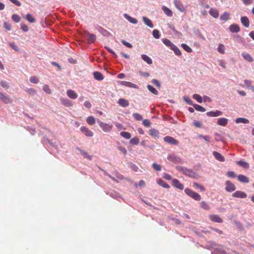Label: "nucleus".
<instances>
[{
	"label": "nucleus",
	"mask_w": 254,
	"mask_h": 254,
	"mask_svg": "<svg viewBox=\"0 0 254 254\" xmlns=\"http://www.w3.org/2000/svg\"><path fill=\"white\" fill-rule=\"evenodd\" d=\"M142 124L146 127H149L151 125V122L148 119L144 120L142 122Z\"/></svg>",
	"instance_id": "obj_53"
},
{
	"label": "nucleus",
	"mask_w": 254,
	"mask_h": 254,
	"mask_svg": "<svg viewBox=\"0 0 254 254\" xmlns=\"http://www.w3.org/2000/svg\"><path fill=\"white\" fill-rule=\"evenodd\" d=\"M235 122L237 124L243 123V124H248L249 123V120L244 118H238L235 120Z\"/></svg>",
	"instance_id": "obj_28"
},
{
	"label": "nucleus",
	"mask_w": 254,
	"mask_h": 254,
	"mask_svg": "<svg viewBox=\"0 0 254 254\" xmlns=\"http://www.w3.org/2000/svg\"><path fill=\"white\" fill-rule=\"evenodd\" d=\"M210 219L215 222L220 223L221 222V218L217 215H210Z\"/></svg>",
	"instance_id": "obj_22"
},
{
	"label": "nucleus",
	"mask_w": 254,
	"mask_h": 254,
	"mask_svg": "<svg viewBox=\"0 0 254 254\" xmlns=\"http://www.w3.org/2000/svg\"><path fill=\"white\" fill-rule=\"evenodd\" d=\"M152 167L155 170H156L157 171H161V166L157 163H153L152 164Z\"/></svg>",
	"instance_id": "obj_52"
},
{
	"label": "nucleus",
	"mask_w": 254,
	"mask_h": 254,
	"mask_svg": "<svg viewBox=\"0 0 254 254\" xmlns=\"http://www.w3.org/2000/svg\"><path fill=\"white\" fill-rule=\"evenodd\" d=\"M123 83V84L125 85L126 86L129 87H133V88H136L137 87V85L133 83L127 82V81H122Z\"/></svg>",
	"instance_id": "obj_42"
},
{
	"label": "nucleus",
	"mask_w": 254,
	"mask_h": 254,
	"mask_svg": "<svg viewBox=\"0 0 254 254\" xmlns=\"http://www.w3.org/2000/svg\"><path fill=\"white\" fill-rule=\"evenodd\" d=\"M162 9L167 16L170 17L173 16V12L172 10L166 6H163L162 7Z\"/></svg>",
	"instance_id": "obj_21"
},
{
	"label": "nucleus",
	"mask_w": 254,
	"mask_h": 254,
	"mask_svg": "<svg viewBox=\"0 0 254 254\" xmlns=\"http://www.w3.org/2000/svg\"><path fill=\"white\" fill-rule=\"evenodd\" d=\"M9 46L15 51H19V48L14 43H9Z\"/></svg>",
	"instance_id": "obj_55"
},
{
	"label": "nucleus",
	"mask_w": 254,
	"mask_h": 254,
	"mask_svg": "<svg viewBox=\"0 0 254 254\" xmlns=\"http://www.w3.org/2000/svg\"><path fill=\"white\" fill-rule=\"evenodd\" d=\"M186 193L189 196L192 197L193 199L196 200H200L201 196L197 193L193 191L190 189H186L185 190Z\"/></svg>",
	"instance_id": "obj_2"
},
{
	"label": "nucleus",
	"mask_w": 254,
	"mask_h": 254,
	"mask_svg": "<svg viewBox=\"0 0 254 254\" xmlns=\"http://www.w3.org/2000/svg\"><path fill=\"white\" fill-rule=\"evenodd\" d=\"M141 58L144 62H146L148 64H152V61L151 59L146 55H141Z\"/></svg>",
	"instance_id": "obj_27"
},
{
	"label": "nucleus",
	"mask_w": 254,
	"mask_h": 254,
	"mask_svg": "<svg viewBox=\"0 0 254 254\" xmlns=\"http://www.w3.org/2000/svg\"><path fill=\"white\" fill-rule=\"evenodd\" d=\"M193 186L195 188H198L201 191H204L205 190V188L203 186L200 185V184H199L198 183H193Z\"/></svg>",
	"instance_id": "obj_50"
},
{
	"label": "nucleus",
	"mask_w": 254,
	"mask_h": 254,
	"mask_svg": "<svg viewBox=\"0 0 254 254\" xmlns=\"http://www.w3.org/2000/svg\"><path fill=\"white\" fill-rule=\"evenodd\" d=\"M164 140L169 144L174 145H177L179 144V141L177 139L170 136L164 137Z\"/></svg>",
	"instance_id": "obj_4"
},
{
	"label": "nucleus",
	"mask_w": 254,
	"mask_h": 254,
	"mask_svg": "<svg viewBox=\"0 0 254 254\" xmlns=\"http://www.w3.org/2000/svg\"><path fill=\"white\" fill-rule=\"evenodd\" d=\"M60 101L62 104L65 107H69L73 106V103H72V102H71L69 100L67 99L61 98Z\"/></svg>",
	"instance_id": "obj_11"
},
{
	"label": "nucleus",
	"mask_w": 254,
	"mask_h": 254,
	"mask_svg": "<svg viewBox=\"0 0 254 254\" xmlns=\"http://www.w3.org/2000/svg\"><path fill=\"white\" fill-rule=\"evenodd\" d=\"M183 100L188 104H189L190 105H192L193 106V104H192V101L190 98H189L188 97H186V96H184V97H183Z\"/></svg>",
	"instance_id": "obj_51"
},
{
	"label": "nucleus",
	"mask_w": 254,
	"mask_h": 254,
	"mask_svg": "<svg viewBox=\"0 0 254 254\" xmlns=\"http://www.w3.org/2000/svg\"><path fill=\"white\" fill-rule=\"evenodd\" d=\"M209 14L214 18H217L219 16V12L215 8H211L209 12Z\"/></svg>",
	"instance_id": "obj_26"
},
{
	"label": "nucleus",
	"mask_w": 254,
	"mask_h": 254,
	"mask_svg": "<svg viewBox=\"0 0 254 254\" xmlns=\"http://www.w3.org/2000/svg\"><path fill=\"white\" fill-rule=\"evenodd\" d=\"M242 57L245 59V60L249 62H252L253 61V59L251 55L248 53H243L242 54Z\"/></svg>",
	"instance_id": "obj_31"
},
{
	"label": "nucleus",
	"mask_w": 254,
	"mask_h": 254,
	"mask_svg": "<svg viewBox=\"0 0 254 254\" xmlns=\"http://www.w3.org/2000/svg\"><path fill=\"white\" fill-rule=\"evenodd\" d=\"M132 116L136 121H141L143 119L142 116L138 113H133Z\"/></svg>",
	"instance_id": "obj_46"
},
{
	"label": "nucleus",
	"mask_w": 254,
	"mask_h": 254,
	"mask_svg": "<svg viewBox=\"0 0 254 254\" xmlns=\"http://www.w3.org/2000/svg\"><path fill=\"white\" fill-rule=\"evenodd\" d=\"M230 31L232 32H238L240 31V28L238 25L236 24H233L229 27Z\"/></svg>",
	"instance_id": "obj_17"
},
{
	"label": "nucleus",
	"mask_w": 254,
	"mask_h": 254,
	"mask_svg": "<svg viewBox=\"0 0 254 254\" xmlns=\"http://www.w3.org/2000/svg\"><path fill=\"white\" fill-rule=\"evenodd\" d=\"M193 106L194 108L197 111L204 112L206 111L205 109L200 105L197 104H194L193 105Z\"/></svg>",
	"instance_id": "obj_34"
},
{
	"label": "nucleus",
	"mask_w": 254,
	"mask_h": 254,
	"mask_svg": "<svg viewBox=\"0 0 254 254\" xmlns=\"http://www.w3.org/2000/svg\"><path fill=\"white\" fill-rule=\"evenodd\" d=\"M12 19L16 23L19 22L20 21V17L19 15L16 14H14L11 16Z\"/></svg>",
	"instance_id": "obj_48"
},
{
	"label": "nucleus",
	"mask_w": 254,
	"mask_h": 254,
	"mask_svg": "<svg viewBox=\"0 0 254 254\" xmlns=\"http://www.w3.org/2000/svg\"><path fill=\"white\" fill-rule=\"evenodd\" d=\"M147 88L150 92L154 94V95H157L158 94V91L152 85L150 84L148 85Z\"/></svg>",
	"instance_id": "obj_36"
},
{
	"label": "nucleus",
	"mask_w": 254,
	"mask_h": 254,
	"mask_svg": "<svg viewBox=\"0 0 254 254\" xmlns=\"http://www.w3.org/2000/svg\"><path fill=\"white\" fill-rule=\"evenodd\" d=\"M129 142L132 145H137L139 144V139L138 137H134L130 140Z\"/></svg>",
	"instance_id": "obj_35"
},
{
	"label": "nucleus",
	"mask_w": 254,
	"mask_h": 254,
	"mask_svg": "<svg viewBox=\"0 0 254 254\" xmlns=\"http://www.w3.org/2000/svg\"><path fill=\"white\" fill-rule=\"evenodd\" d=\"M120 135L124 138H125L127 139L130 138L131 134L130 133L127 131H122L120 133Z\"/></svg>",
	"instance_id": "obj_37"
},
{
	"label": "nucleus",
	"mask_w": 254,
	"mask_h": 254,
	"mask_svg": "<svg viewBox=\"0 0 254 254\" xmlns=\"http://www.w3.org/2000/svg\"><path fill=\"white\" fill-rule=\"evenodd\" d=\"M200 206L205 210L209 209V205L205 201H201L200 202Z\"/></svg>",
	"instance_id": "obj_49"
},
{
	"label": "nucleus",
	"mask_w": 254,
	"mask_h": 254,
	"mask_svg": "<svg viewBox=\"0 0 254 254\" xmlns=\"http://www.w3.org/2000/svg\"><path fill=\"white\" fill-rule=\"evenodd\" d=\"M43 89L46 93L48 94H50L51 93V90L48 85H45L43 87Z\"/></svg>",
	"instance_id": "obj_56"
},
{
	"label": "nucleus",
	"mask_w": 254,
	"mask_h": 254,
	"mask_svg": "<svg viewBox=\"0 0 254 254\" xmlns=\"http://www.w3.org/2000/svg\"><path fill=\"white\" fill-rule=\"evenodd\" d=\"M124 16L128 20V21H129L131 23L136 24L138 22V21L136 18L132 17L131 16L128 15L127 14H125Z\"/></svg>",
	"instance_id": "obj_23"
},
{
	"label": "nucleus",
	"mask_w": 254,
	"mask_h": 254,
	"mask_svg": "<svg viewBox=\"0 0 254 254\" xmlns=\"http://www.w3.org/2000/svg\"><path fill=\"white\" fill-rule=\"evenodd\" d=\"M237 163L239 166H241L242 167H243L245 169H247L249 167V163L245 161H244L240 160V161H237Z\"/></svg>",
	"instance_id": "obj_32"
},
{
	"label": "nucleus",
	"mask_w": 254,
	"mask_h": 254,
	"mask_svg": "<svg viewBox=\"0 0 254 254\" xmlns=\"http://www.w3.org/2000/svg\"><path fill=\"white\" fill-rule=\"evenodd\" d=\"M68 97L72 99H75L77 97V94L72 90H68L66 91Z\"/></svg>",
	"instance_id": "obj_14"
},
{
	"label": "nucleus",
	"mask_w": 254,
	"mask_h": 254,
	"mask_svg": "<svg viewBox=\"0 0 254 254\" xmlns=\"http://www.w3.org/2000/svg\"><path fill=\"white\" fill-rule=\"evenodd\" d=\"M3 26L4 27V28L8 31H10L11 30V25L8 22H4Z\"/></svg>",
	"instance_id": "obj_57"
},
{
	"label": "nucleus",
	"mask_w": 254,
	"mask_h": 254,
	"mask_svg": "<svg viewBox=\"0 0 254 254\" xmlns=\"http://www.w3.org/2000/svg\"><path fill=\"white\" fill-rule=\"evenodd\" d=\"M86 122L88 125H93L96 122L95 118L92 116H89L86 119Z\"/></svg>",
	"instance_id": "obj_29"
},
{
	"label": "nucleus",
	"mask_w": 254,
	"mask_h": 254,
	"mask_svg": "<svg viewBox=\"0 0 254 254\" xmlns=\"http://www.w3.org/2000/svg\"><path fill=\"white\" fill-rule=\"evenodd\" d=\"M174 3L176 6V7L181 12H184L185 10V8L184 7L183 3L181 2L180 0H174Z\"/></svg>",
	"instance_id": "obj_6"
},
{
	"label": "nucleus",
	"mask_w": 254,
	"mask_h": 254,
	"mask_svg": "<svg viewBox=\"0 0 254 254\" xmlns=\"http://www.w3.org/2000/svg\"><path fill=\"white\" fill-rule=\"evenodd\" d=\"M167 159L175 163H182V159L178 156H175L174 154L168 155Z\"/></svg>",
	"instance_id": "obj_5"
},
{
	"label": "nucleus",
	"mask_w": 254,
	"mask_h": 254,
	"mask_svg": "<svg viewBox=\"0 0 254 254\" xmlns=\"http://www.w3.org/2000/svg\"><path fill=\"white\" fill-rule=\"evenodd\" d=\"M93 76L95 79L101 81L103 79L104 76L99 71H95L93 72Z\"/></svg>",
	"instance_id": "obj_19"
},
{
	"label": "nucleus",
	"mask_w": 254,
	"mask_h": 254,
	"mask_svg": "<svg viewBox=\"0 0 254 254\" xmlns=\"http://www.w3.org/2000/svg\"><path fill=\"white\" fill-rule=\"evenodd\" d=\"M232 196L234 197L245 198L247 197V194L243 191L238 190L233 193Z\"/></svg>",
	"instance_id": "obj_8"
},
{
	"label": "nucleus",
	"mask_w": 254,
	"mask_h": 254,
	"mask_svg": "<svg viewBox=\"0 0 254 254\" xmlns=\"http://www.w3.org/2000/svg\"><path fill=\"white\" fill-rule=\"evenodd\" d=\"M86 37L89 43H93L96 41V36L93 34L86 33Z\"/></svg>",
	"instance_id": "obj_13"
},
{
	"label": "nucleus",
	"mask_w": 254,
	"mask_h": 254,
	"mask_svg": "<svg viewBox=\"0 0 254 254\" xmlns=\"http://www.w3.org/2000/svg\"><path fill=\"white\" fill-rule=\"evenodd\" d=\"M97 122L100 127L102 128V130L105 132H110L113 128L112 125L102 122L99 120L97 121Z\"/></svg>",
	"instance_id": "obj_3"
},
{
	"label": "nucleus",
	"mask_w": 254,
	"mask_h": 254,
	"mask_svg": "<svg viewBox=\"0 0 254 254\" xmlns=\"http://www.w3.org/2000/svg\"><path fill=\"white\" fill-rule=\"evenodd\" d=\"M118 149L121 152H122L125 155H126L127 153V150L126 149V148L122 146H118Z\"/></svg>",
	"instance_id": "obj_58"
},
{
	"label": "nucleus",
	"mask_w": 254,
	"mask_h": 254,
	"mask_svg": "<svg viewBox=\"0 0 254 254\" xmlns=\"http://www.w3.org/2000/svg\"><path fill=\"white\" fill-rule=\"evenodd\" d=\"M227 175L228 177L232 178H235L236 177V174L233 171H229L227 173Z\"/></svg>",
	"instance_id": "obj_64"
},
{
	"label": "nucleus",
	"mask_w": 254,
	"mask_h": 254,
	"mask_svg": "<svg viewBox=\"0 0 254 254\" xmlns=\"http://www.w3.org/2000/svg\"><path fill=\"white\" fill-rule=\"evenodd\" d=\"M26 91L28 94H29L30 95H34L36 92V90L35 89L32 88L27 89V90H26Z\"/></svg>",
	"instance_id": "obj_54"
},
{
	"label": "nucleus",
	"mask_w": 254,
	"mask_h": 254,
	"mask_svg": "<svg viewBox=\"0 0 254 254\" xmlns=\"http://www.w3.org/2000/svg\"><path fill=\"white\" fill-rule=\"evenodd\" d=\"M30 81L32 83L36 84L38 82L39 80L35 76H32L30 78Z\"/></svg>",
	"instance_id": "obj_61"
},
{
	"label": "nucleus",
	"mask_w": 254,
	"mask_h": 254,
	"mask_svg": "<svg viewBox=\"0 0 254 254\" xmlns=\"http://www.w3.org/2000/svg\"><path fill=\"white\" fill-rule=\"evenodd\" d=\"M172 185L174 187L180 190H183L184 188V185L178 180L176 179L173 180Z\"/></svg>",
	"instance_id": "obj_10"
},
{
	"label": "nucleus",
	"mask_w": 254,
	"mask_h": 254,
	"mask_svg": "<svg viewBox=\"0 0 254 254\" xmlns=\"http://www.w3.org/2000/svg\"><path fill=\"white\" fill-rule=\"evenodd\" d=\"M238 179L240 182L242 183H248L249 182V178L247 176L243 175H239L238 176Z\"/></svg>",
	"instance_id": "obj_18"
},
{
	"label": "nucleus",
	"mask_w": 254,
	"mask_h": 254,
	"mask_svg": "<svg viewBox=\"0 0 254 254\" xmlns=\"http://www.w3.org/2000/svg\"><path fill=\"white\" fill-rule=\"evenodd\" d=\"M206 115L209 117H217L221 115V112L219 111H210L206 113Z\"/></svg>",
	"instance_id": "obj_25"
},
{
	"label": "nucleus",
	"mask_w": 254,
	"mask_h": 254,
	"mask_svg": "<svg viewBox=\"0 0 254 254\" xmlns=\"http://www.w3.org/2000/svg\"><path fill=\"white\" fill-rule=\"evenodd\" d=\"M26 19L30 23H34L36 21L35 19L30 13H28L26 15Z\"/></svg>",
	"instance_id": "obj_41"
},
{
	"label": "nucleus",
	"mask_w": 254,
	"mask_h": 254,
	"mask_svg": "<svg viewBox=\"0 0 254 254\" xmlns=\"http://www.w3.org/2000/svg\"><path fill=\"white\" fill-rule=\"evenodd\" d=\"M192 98L196 100L198 103H201L202 102V97L199 94H194L192 95Z\"/></svg>",
	"instance_id": "obj_38"
},
{
	"label": "nucleus",
	"mask_w": 254,
	"mask_h": 254,
	"mask_svg": "<svg viewBox=\"0 0 254 254\" xmlns=\"http://www.w3.org/2000/svg\"><path fill=\"white\" fill-rule=\"evenodd\" d=\"M0 98L5 103L7 104L10 102V99L1 93H0Z\"/></svg>",
	"instance_id": "obj_40"
},
{
	"label": "nucleus",
	"mask_w": 254,
	"mask_h": 254,
	"mask_svg": "<svg viewBox=\"0 0 254 254\" xmlns=\"http://www.w3.org/2000/svg\"><path fill=\"white\" fill-rule=\"evenodd\" d=\"M0 85L3 88H8L9 87L8 83L5 81H2L0 82Z\"/></svg>",
	"instance_id": "obj_62"
},
{
	"label": "nucleus",
	"mask_w": 254,
	"mask_h": 254,
	"mask_svg": "<svg viewBox=\"0 0 254 254\" xmlns=\"http://www.w3.org/2000/svg\"><path fill=\"white\" fill-rule=\"evenodd\" d=\"M182 47L187 52L190 53L192 52V49L187 44H182Z\"/></svg>",
	"instance_id": "obj_44"
},
{
	"label": "nucleus",
	"mask_w": 254,
	"mask_h": 254,
	"mask_svg": "<svg viewBox=\"0 0 254 254\" xmlns=\"http://www.w3.org/2000/svg\"><path fill=\"white\" fill-rule=\"evenodd\" d=\"M213 154L214 155V156H215V158L220 161H222V156L221 155V154L216 151H214L213 152Z\"/></svg>",
	"instance_id": "obj_43"
},
{
	"label": "nucleus",
	"mask_w": 254,
	"mask_h": 254,
	"mask_svg": "<svg viewBox=\"0 0 254 254\" xmlns=\"http://www.w3.org/2000/svg\"><path fill=\"white\" fill-rule=\"evenodd\" d=\"M234 224L237 228L240 230L243 231L244 230L243 225L240 221H234Z\"/></svg>",
	"instance_id": "obj_39"
},
{
	"label": "nucleus",
	"mask_w": 254,
	"mask_h": 254,
	"mask_svg": "<svg viewBox=\"0 0 254 254\" xmlns=\"http://www.w3.org/2000/svg\"><path fill=\"white\" fill-rule=\"evenodd\" d=\"M152 82L155 85H156L157 87H158L159 88L160 87L161 85H160V83L159 81L158 80L155 79H153L152 80Z\"/></svg>",
	"instance_id": "obj_63"
},
{
	"label": "nucleus",
	"mask_w": 254,
	"mask_h": 254,
	"mask_svg": "<svg viewBox=\"0 0 254 254\" xmlns=\"http://www.w3.org/2000/svg\"><path fill=\"white\" fill-rule=\"evenodd\" d=\"M149 134L151 136L154 138H158L159 136V132L158 130L155 128H152L149 130Z\"/></svg>",
	"instance_id": "obj_15"
},
{
	"label": "nucleus",
	"mask_w": 254,
	"mask_h": 254,
	"mask_svg": "<svg viewBox=\"0 0 254 254\" xmlns=\"http://www.w3.org/2000/svg\"><path fill=\"white\" fill-rule=\"evenodd\" d=\"M152 34L153 37L155 39H159L160 38V32L157 29H154L153 30Z\"/></svg>",
	"instance_id": "obj_47"
},
{
	"label": "nucleus",
	"mask_w": 254,
	"mask_h": 254,
	"mask_svg": "<svg viewBox=\"0 0 254 254\" xmlns=\"http://www.w3.org/2000/svg\"><path fill=\"white\" fill-rule=\"evenodd\" d=\"M21 26V29L24 31V32H27L29 30V28L27 25H26L25 24L21 23L20 24Z\"/></svg>",
	"instance_id": "obj_59"
},
{
	"label": "nucleus",
	"mask_w": 254,
	"mask_h": 254,
	"mask_svg": "<svg viewBox=\"0 0 254 254\" xmlns=\"http://www.w3.org/2000/svg\"><path fill=\"white\" fill-rule=\"evenodd\" d=\"M118 103L120 106L123 107H127L129 105V101L125 98H120L118 100Z\"/></svg>",
	"instance_id": "obj_12"
},
{
	"label": "nucleus",
	"mask_w": 254,
	"mask_h": 254,
	"mask_svg": "<svg viewBox=\"0 0 254 254\" xmlns=\"http://www.w3.org/2000/svg\"><path fill=\"white\" fill-rule=\"evenodd\" d=\"M122 43L126 47L131 48L132 47V45L129 42L126 41L124 40H122Z\"/></svg>",
	"instance_id": "obj_60"
},
{
	"label": "nucleus",
	"mask_w": 254,
	"mask_h": 254,
	"mask_svg": "<svg viewBox=\"0 0 254 254\" xmlns=\"http://www.w3.org/2000/svg\"><path fill=\"white\" fill-rule=\"evenodd\" d=\"M76 149H77L78 150H79V151L80 152L81 154L82 155H83L85 157L87 158H88V159H90V160L92 159L91 156H90L88 155L87 154V153L86 152H85L84 150H82V149H80V148H78V147H77Z\"/></svg>",
	"instance_id": "obj_45"
},
{
	"label": "nucleus",
	"mask_w": 254,
	"mask_h": 254,
	"mask_svg": "<svg viewBox=\"0 0 254 254\" xmlns=\"http://www.w3.org/2000/svg\"><path fill=\"white\" fill-rule=\"evenodd\" d=\"M143 21L145 25H146L147 26H148L150 28H153V24L151 21L150 19H149L148 18L143 16L142 17Z\"/></svg>",
	"instance_id": "obj_16"
},
{
	"label": "nucleus",
	"mask_w": 254,
	"mask_h": 254,
	"mask_svg": "<svg viewBox=\"0 0 254 254\" xmlns=\"http://www.w3.org/2000/svg\"><path fill=\"white\" fill-rule=\"evenodd\" d=\"M157 183L159 186L164 188L169 189L170 188V186L168 184H167L164 181L161 179L158 180Z\"/></svg>",
	"instance_id": "obj_24"
},
{
	"label": "nucleus",
	"mask_w": 254,
	"mask_h": 254,
	"mask_svg": "<svg viewBox=\"0 0 254 254\" xmlns=\"http://www.w3.org/2000/svg\"><path fill=\"white\" fill-rule=\"evenodd\" d=\"M162 41L166 46L170 47V48H171L174 45V44L168 39L163 38L162 39Z\"/></svg>",
	"instance_id": "obj_30"
},
{
	"label": "nucleus",
	"mask_w": 254,
	"mask_h": 254,
	"mask_svg": "<svg viewBox=\"0 0 254 254\" xmlns=\"http://www.w3.org/2000/svg\"><path fill=\"white\" fill-rule=\"evenodd\" d=\"M174 52V53L177 56H180L182 54L180 49L174 44V45L171 48Z\"/></svg>",
	"instance_id": "obj_33"
},
{
	"label": "nucleus",
	"mask_w": 254,
	"mask_h": 254,
	"mask_svg": "<svg viewBox=\"0 0 254 254\" xmlns=\"http://www.w3.org/2000/svg\"><path fill=\"white\" fill-rule=\"evenodd\" d=\"M225 184L226 185L225 189L227 191L231 192L234 191L236 190L235 186L230 181H226Z\"/></svg>",
	"instance_id": "obj_7"
},
{
	"label": "nucleus",
	"mask_w": 254,
	"mask_h": 254,
	"mask_svg": "<svg viewBox=\"0 0 254 254\" xmlns=\"http://www.w3.org/2000/svg\"><path fill=\"white\" fill-rule=\"evenodd\" d=\"M80 130L84 132L86 136L91 137L93 136V132L85 127L82 126L80 127Z\"/></svg>",
	"instance_id": "obj_9"
},
{
	"label": "nucleus",
	"mask_w": 254,
	"mask_h": 254,
	"mask_svg": "<svg viewBox=\"0 0 254 254\" xmlns=\"http://www.w3.org/2000/svg\"><path fill=\"white\" fill-rule=\"evenodd\" d=\"M176 169L182 173L186 176H187L190 178H195L197 175L191 169H188L185 167H183L180 166L176 167Z\"/></svg>",
	"instance_id": "obj_1"
},
{
	"label": "nucleus",
	"mask_w": 254,
	"mask_h": 254,
	"mask_svg": "<svg viewBox=\"0 0 254 254\" xmlns=\"http://www.w3.org/2000/svg\"><path fill=\"white\" fill-rule=\"evenodd\" d=\"M241 21L243 25L246 27H248L250 25V21L248 18L246 16H243L241 18Z\"/></svg>",
	"instance_id": "obj_20"
}]
</instances>
